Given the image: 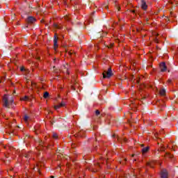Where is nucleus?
I'll return each instance as SVG.
<instances>
[{
	"label": "nucleus",
	"instance_id": "f257e3e1",
	"mask_svg": "<svg viewBox=\"0 0 178 178\" xmlns=\"http://www.w3.org/2000/svg\"><path fill=\"white\" fill-rule=\"evenodd\" d=\"M3 106L6 108H10V106L13 104V99L11 98L9 99V97L8 95H4L3 97Z\"/></svg>",
	"mask_w": 178,
	"mask_h": 178
},
{
	"label": "nucleus",
	"instance_id": "f03ea898",
	"mask_svg": "<svg viewBox=\"0 0 178 178\" xmlns=\"http://www.w3.org/2000/svg\"><path fill=\"white\" fill-rule=\"evenodd\" d=\"M112 68L109 67L107 71H104L103 72V78L104 79H110L112 77Z\"/></svg>",
	"mask_w": 178,
	"mask_h": 178
},
{
	"label": "nucleus",
	"instance_id": "7ed1b4c3",
	"mask_svg": "<svg viewBox=\"0 0 178 178\" xmlns=\"http://www.w3.org/2000/svg\"><path fill=\"white\" fill-rule=\"evenodd\" d=\"M106 162V163H108V160H104V158L101 157L98 162L95 164V166L97 168H102V164Z\"/></svg>",
	"mask_w": 178,
	"mask_h": 178
},
{
	"label": "nucleus",
	"instance_id": "20e7f679",
	"mask_svg": "<svg viewBox=\"0 0 178 178\" xmlns=\"http://www.w3.org/2000/svg\"><path fill=\"white\" fill-rule=\"evenodd\" d=\"M66 106V102L62 101L60 104L54 106V109L58 111V109H60V108H63Z\"/></svg>",
	"mask_w": 178,
	"mask_h": 178
},
{
	"label": "nucleus",
	"instance_id": "39448f33",
	"mask_svg": "<svg viewBox=\"0 0 178 178\" xmlns=\"http://www.w3.org/2000/svg\"><path fill=\"white\" fill-rule=\"evenodd\" d=\"M54 50L56 51L58 49V47H59L58 45V37H56V34L54 36Z\"/></svg>",
	"mask_w": 178,
	"mask_h": 178
},
{
	"label": "nucleus",
	"instance_id": "423d86ee",
	"mask_svg": "<svg viewBox=\"0 0 178 178\" xmlns=\"http://www.w3.org/2000/svg\"><path fill=\"white\" fill-rule=\"evenodd\" d=\"M147 8H148V6L147 5V3L145 2V1L142 0L141 1V8L143 10H147Z\"/></svg>",
	"mask_w": 178,
	"mask_h": 178
},
{
	"label": "nucleus",
	"instance_id": "0eeeda50",
	"mask_svg": "<svg viewBox=\"0 0 178 178\" xmlns=\"http://www.w3.org/2000/svg\"><path fill=\"white\" fill-rule=\"evenodd\" d=\"M161 178H168V171L166 170H161Z\"/></svg>",
	"mask_w": 178,
	"mask_h": 178
},
{
	"label": "nucleus",
	"instance_id": "6e6552de",
	"mask_svg": "<svg viewBox=\"0 0 178 178\" xmlns=\"http://www.w3.org/2000/svg\"><path fill=\"white\" fill-rule=\"evenodd\" d=\"M44 147H45L44 142L39 140V146H38L37 149H44Z\"/></svg>",
	"mask_w": 178,
	"mask_h": 178
},
{
	"label": "nucleus",
	"instance_id": "1a4fd4ad",
	"mask_svg": "<svg viewBox=\"0 0 178 178\" xmlns=\"http://www.w3.org/2000/svg\"><path fill=\"white\" fill-rule=\"evenodd\" d=\"M161 72H166V64L165 63H161L160 64Z\"/></svg>",
	"mask_w": 178,
	"mask_h": 178
},
{
	"label": "nucleus",
	"instance_id": "9d476101",
	"mask_svg": "<svg viewBox=\"0 0 178 178\" xmlns=\"http://www.w3.org/2000/svg\"><path fill=\"white\" fill-rule=\"evenodd\" d=\"M86 135V131L84 130H81L78 134H77V136L78 137H84V136Z\"/></svg>",
	"mask_w": 178,
	"mask_h": 178
},
{
	"label": "nucleus",
	"instance_id": "9b49d317",
	"mask_svg": "<svg viewBox=\"0 0 178 178\" xmlns=\"http://www.w3.org/2000/svg\"><path fill=\"white\" fill-rule=\"evenodd\" d=\"M27 22L28 23H34V22H35V18H34V17H29Z\"/></svg>",
	"mask_w": 178,
	"mask_h": 178
},
{
	"label": "nucleus",
	"instance_id": "f8f14e48",
	"mask_svg": "<svg viewBox=\"0 0 178 178\" xmlns=\"http://www.w3.org/2000/svg\"><path fill=\"white\" fill-rule=\"evenodd\" d=\"M156 163V161H152L147 163V166H150V168H154V165Z\"/></svg>",
	"mask_w": 178,
	"mask_h": 178
},
{
	"label": "nucleus",
	"instance_id": "ddd939ff",
	"mask_svg": "<svg viewBox=\"0 0 178 178\" xmlns=\"http://www.w3.org/2000/svg\"><path fill=\"white\" fill-rule=\"evenodd\" d=\"M24 122H25V123H29V121L30 120V117H29V115H24Z\"/></svg>",
	"mask_w": 178,
	"mask_h": 178
},
{
	"label": "nucleus",
	"instance_id": "4468645a",
	"mask_svg": "<svg viewBox=\"0 0 178 178\" xmlns=\"http://www.w3.org/2000/svg\"><path fill=\"white\" fill-rule=\"evenodd\" d=\"M20 101H24V102L30 101V97H29V96H24L20 98Z\"/></svg>",
	"mask_w": 178,
	"mask_h": 178
},
{
	"label": "nucleus",
	"instance_id": "2eb2a0df",
	"mask_svg": "<svg viewBox=\"0 0 178 178\" xmlns=\"http://www.w3.org/2000/svg\"><path fill=\"white\" fill-rule=\"evenodd\" d=\"M148 151H149V147H143L142 149L143 154H146V152H148Z\"/></svg>",
	"mask_w": 178,
	"mask_h": 178
},
{
	"label": "nucleus",
	"instance_id": "dca6fc26",
	"mask_svg": "<svg viewBox=\"0 0 178 178\" xmlns=\"http://www.w3.org/2000/svg\"><path fill=\"white\" fill-rule=\"evenodd\" d=\"M165 158H170V159H172V158H173V154L167 152L165 153Z\"/></svg>",
	"mask_w": 178,
	"mask_h": 178
},
{
	"label": "nucleus",
	"instance_id": "f3484780",
	"mask_svg": "<svg viewBox=\"0 0 178 178\" xmlns=\"http://www.w3.org/2000/svg\"><path fill=\"white\" fill-rule=\"evenodd\" d=\"M159 94H160V95L163 96L166 94V90H165V89H161L159 91Z\"/></svg>",
	"mask_w": 178,
	"mask_h": 178
},
{
	"label": "nucleus",
	"instance_id": "a211bd4d",
	"mask_svg": "<svg viewBox=\"0 0 178 178\" xmlns=\"http://www.w3.org/2000/svg\"><path fill=\"white\" fill-rule=\"evenodd\" d=\"M54 27H55V29H58V30H60V29H62V26L57 24H54Z\"/></svg>",
	"mask_w": 178,
	"mask_h": 178
},
{
	"label": "nucleus",
	"instance_id": "6ab92c4d",
	"mask_svg": "<svg viewBox=\"0 0 178 178\" xmlns=\"http://www.w3.org/2000/svg\"><path fill=\"white\" fill-rule=\"evenodd\" d=\"M52 137L53 138H54L55 140H58V134L56 133H53V135H52Z\"/></svg>",
	"mask_w": 178,
	"mask_h": 178
},
{
	"label": "nucleus",
	"instance_id": "aec40b11",
	"mask_svg": "<svg viewBox=\"0 0 178 178\" xmlns=\"http://www.w3.org/2000/svg\"><path fill=\"white\" fill-rule=\"evenodd\" d=\"M49 97V93L48 92H45L43 95L44 98H48Z\"/></svg>",
	"mask_w": 178,
	"mask_h": 178
},
{
	"label": "nucleus",
	"instance_id": "412c9836",
	"mask_svg": "<svg viewBox=\"0 0 178 178\" xmlns=\"http://www.w3.org/2000/svg\"><path fill=\"white\" fill-rule=\"evenodd\" d=\"M25 158H31V153H26L25 154Z\"/></svg>",
	"mask_w": 178,
	"mask_h": 178
},
{
	"label": "nucleus",
	"instance_id": "4be33fe9",
	"mask_svg": "<svg viewBox=\"0 0 178 178\" xmlns=\"http://www.w3.org/2000/svg\"><path fill=\"white\" fill-rule=\"evenodd\" d=\"M64 20H66L67 22L70 21V17L66 15L64 17Z\"/></svg>",
	"mask_w": 178,
	"mask_h": 178
},
{
	"label": "nucleus",
	"instance_id": "5701e85b",
	"mask_svg": "<svg viewBox=\"0 0 178 178\" xmlns=\"http://www.w3.org/2000/svg\"><path fill=\"white\" fill-rule=\"evenodd\" d=\"M158 151H165V146L163 145H161V148L160 149H158Z\"/></svg>",
	"mask_w": 178,
	"mask_h": 178
},
{
	"label": "nucleus",
	"instance_id": "b1692460",
	"mask_svg": "<svg viewBox=\"0 0 178 178\" xmlns=\"http://www.w3.org/2000/svg\"><path fill=\"white\" fill-rule=\"evenodd\" d=\"M101 113L99 112V110H96L95 115L96 116H98Z\"/></svg>",
	"mask_w": 178,
	"mask_h": 178
},
{
	"label": "nucleus",
	"instance_id": "393cba45",
	"mask_svg": "<svg viewBox=\"0 0 178 178\" xmlns=\"http://www.w3.org/2000/svg\"><path fill=\"white\" fill-rule=\"evenodd\" d=\"M113 45H114L113 43H111V44H109V46H107V47H108V48H113Z\"/></svg>",
	"mask_w": 178,
	"mask_h": 178
},
{
	"label": "nucleus",
	"instance_id": "a878e982",
	"mask_svg": "<svg viewBox=\"0 0 178 178\" xmlns=\"http://www.w3.org/2000/svg\"><path fill=\"white\" fill-rule=\"evenodd\" d=\"M154 42L158 44L159 42V40L157 39V38H155Z\"/></svg>",
	"mask_w": 178,
	"mask_h": 178
},
{
	"label": "nucleus",
	"instance_id": "bb28decb",
	"mask_svg": "<svg viewBox=\"0 0 178 178\" xmlns=\"http://www.w3.org/2000/svg\"><path fill=\"white\" fill-rule=\"evenodd\" d=\"M167 83H168V84H171V83H172L171 79H168V80L167 81Z\"/></svg>",
	"mask_w": 178,
	"mask_h": 178
},
{
	"label": "nucleus",
	"instance_id": "cd10ccee",
	"mask_svg": "<svg viewBox=\"0 0 178 178\" xmlns=\"http://www.w3.org/2000/svg\"><path fill=\"white\" fill-rule=\"evenodd\" d=\"M152 35H156V37H158V33L156 32H153Z\"/></svg>",
	"mask_w": 178,
	"mask_h": 178
},
{
	"label": "nucleus",
	"instance_id": "c85d7f7f",
	"mask_svg": "<svg viewBox=\"0 0 178 178\" xmlns=\"http://www.w3.org/2000/svg\"><path fill=\"white\" fill-rule=\"evenodd\" d=\"M20 70H21V72H24V67H20Z\"/></svg>",
	"mask_w": 178,
	"mask_h": 178
},
{
	"label": "nucleus",
	"instance_id": "c756f323",
	"mask_svg": "<svg viewBox=\"0 0 178 178\" xmlns=\"http://www.w3.org/2000/svg\"><path fill=\"white\" fill-rule=\"evenodd\" d=\"M105 9H109V6L108 5L104 6Z\"/></svg>",
	"mask_w": 178,
	"mask_h": 178
},
{
	"label": "nucleus",
	"instance_id": "7c9ffc66",
	"mask_svg": "<svg viewBox=\"0 0 178 178\" xmlns=\"http://www.w3.org/2000/svg\"><path fill=\"white\" fill-rule=\"evenodd\" d=\"M35 59H37L38 60H40V56H36Z\"/></svg>",
	"mask_w": 178,
	"mask_h": 178
},
{
	"label": "nucleus",
	"instance_id": "2f4dec72",
	"mask_svg": "<svg viewBox=\"0 0 178 178\" xmlns=\"http://www.w3.org/2000/svg\"><path fill=\"white\" fill-rule=\"evenodd\" d=\"M117 9H118V12L120 11V7L118 6Z\"/></svg>",
	"mask_w": 178,
	"mask_h": 178
},
{
	"label": "nucleus",
	"instance_id": "473e14b6",
	"mask_svg": "<svg viewBox=\"0 0 178 178\" xmlns=\"http://www.w3.org/2000/svg\"><path fill=\"white\" fill-rule=\"evenodd\" d=\"M155 137H156V138H158V134H155Z\"/></svg>",
	"mask_w": 178,
	"mask_h": 178
},
{
	"label": "nucleus",
	"instance_id": "72a5a7b5",
	"mask_svg": "<svg viewBox=\"0 0 178 178\" xmlns=\"http://www.w3.org/2000/svg\"><path fill=\"white\" fill-rule=\"evenodd\" d=\"M118 140L120 141V138H119V136H117Z\"/></svg>",
	"mask_w": 178,
	"mask_h": 178
},
{
	"label": "nucleus",
	"instance_id": "f704fd0d",
	"mask_svg": "<svg viewBox=\"0 0 178 178\" xmlns=\"http://www.w3.org/2000/svg\"><path fill=\"white\" fill-rule=\"evenodd\" d=\"M92 172H98V170H93Z\"/></svg>",
	"mask_w": 178,
	"mask_h": 178
},
{
	"label": "nucleus",
	"instance_id": "c9c22d12",
	"mask_svg": "<svg viewBox=\"0 0 178 178\" xmlns=\"http://www.w3.org/2000/svg\"><path fill=\"white\" fill-rule=\"evenodd\" d=\"M50 178H55L53 175L50 176Z\"/></svg>",
	"mask_w": 178,
	"mask_h": 178
},
{
	"label": "nucleus",
	"instance_id": "e433bc0d",
	"mask_svg": "<svg viewBox=\"0 0 178 178\" xmlns=\"http://www.w3.org/2000/svg\"><path fill=\"white\" fill-rule=\"evenodd\" d=\"M124 142H127V139L124 138Z\"/></svg>",
	"mask_w": 178,
	"mask_h": 178
},
{
	"label": "nucleus",
	"instance_id": "4c0bfd02",
	"mask_svg": "<svg viewBox=\"0 0 178 178\" xmlns=\"http://www.w3.org/2000/svg\"><path fill=\"white\" fill-rule=\"evenodd\" d=\"M41 23H44V20H42V21H41Z\"/></svg>",
	"mask_w": 178,
	"mask_h": 178
},
{
	"label": "nucleus",
	"instance_id": "58836bf2",
	"mask_svg": "<svg viewBox=\"0 0 178 178\" xmlns=\"http://www.w3.org/2000/svg\"><path fill=\"white\" fill-rule=\"evenodd\" d=\"M15 92H16V91H15V90H14L13 94H15Z\"/></svg>",
	"mask_w": 178,
	"mask_h": 178
},
{
	"label": "nucleus",
	"instance_id": "ea45409f",
	"mask_svg": "<svg viewBox=\"0 0 178 178\" xmlns=\"http://www.w3.org/2000/svg\"><path fill=\"white\" fill-rule=\"evenodd\" d=\"M0 83H2V80H0Z\"/></svg>",
	"mask_w": 178,
	"mask_h": 178
},
{
	"label": "nucleus",
	"instance_id": "a19ab883",
	"mask_svg": "<svg viewBox=\"0 0 178 178\" xmlns=\"http://www.w3.org/2000/svg\"><path fill=\"white\" fill-rule=\"evenodd\" d=\"M34 83H31V86H33Z\"/></svg>",
	"mask_w": 178,
	"mask_h": 178
},
{
	"label": "nucleus",
	"instance_id": "79ce46f5",
	"mask_svg": "<svg viewBox=\"0 0 178 178\" xmlns=\"http://www.w3.org/2000/svg\"><path fill=\"white\" fill-rule=\"evenodd\" d=\"M124 161H125V162H126V161H127V159H124Z\"/></svg>",
	"mask_w": 178,
	"mask_h": 178
},
{
	"label": "nucleus",
	"instance_id": "37998d69",
	"mask_svg": "<svg viewBox=\"0 0 178 178\" xmlns=\"http://www.w3.org/2000/svg\"><path fill=\"white\" fill-rule=\"evenodd\" d=\"M132 12H133V13H134L135 11H134V10H132Z\"/></svg>",
	"mask_w": 178,
	"mask_h": 178
},
{
	"label": "nucleus",
	"instance_id": "c03bdc74",
	"mask_svg": "<svg viewBox=\"0 0 178 178\" xmlns=\"http://www.w3.org/2000/svg\"><path fill=\"white\" fill-rule=\"evenodd\" d=\"M1 80H3V77L1 78Z\"/></svg>",
	"mask_w": 178,
	"mask_h": 178
},
{
	"label": "nucleus",
	"instance_id": "a18cd8bd",
	"mask_svg": "<svg viewBox=\"0 0 178 178\" xmlns=\"http://www.w3.org/2000/svg\"><path fill=\"white\" fill-rule=\"evenodd\" d=\"M132 156H134V154H132Z\"/></svg>",
	"mask_w": 178,
	"mask_h": 178
}]
</instances>
